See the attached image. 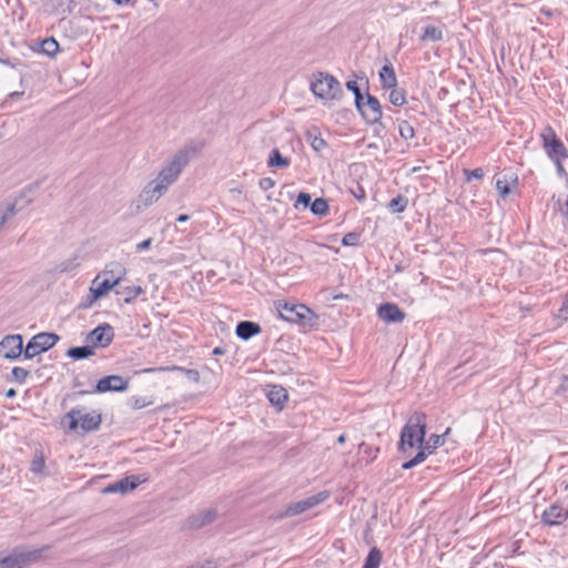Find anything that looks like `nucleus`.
<instances>
[{
	"label": "nucleus",
	"instance_id": "9",
	"mask_svg": "<svg viewBox=\"0 0 568 568\" xmlns=\"http://www.w3.org/2000/svg\"><path fill=\"white\" fill-rule=\"evenodd\" d=\"M59 341V336L54 333H40L33 336L24 348V357L33 358L34 356L50 349Z\"/></svg>",
	"mask_w": 568,
	"mask_h": 568
},
{
	"label": "nucleus",
	"instance_id": "27",
	"mask_svg": "<svg viewBox=\"0 0 568 568\" xmlns=\"http://www.w3.org/2000/svg\"><path fill=\"white\" fill-rule=\"evenodd\" d=\"M143 293V290L141 286H125L116 291V294L123 295V300L125 303H131L134 301L138 296H140Z\"/></svg>",
	"mask_w": 568,
	"mask_h": 568
},
{
	"label": "nucleus",
	"instance_id": "34",
	"mask_svg": "<svg viewBox=\"0 0 568 568\" xmlns=\"http://www.w3.org/2000/svg\"><path fill=\"white\" fill-rule=\"evenodd\" d=\"M41 48L43 53L49 57H54L58 53L60 47L55 39L48 38L42 41Z\"/></svg>",
	"mask_w": 568,
	"mask_h": 568
},
{
	"label": "nucleus",
	"instance_id": "25",
	"mask_svg": "<svg viewBox=\"0 0 568 568\" xmlns=\"http://www.w3.org/2000/svg\"><path fill=\"white\" fill-rule=\"evenodd\" d=\"M164 371H179V372L184 373L185 376L193 383L200 382V373L196 369H187V368H183L180 366L148 368L144 372H164Z\"/></svg>",
	"mask_w": 568,
	"mask_h": 568
},
{
	"label": "nucleus",
	"instance_id": "5",
	"mask_svg": "<svg viewBox=\"0 0 568 568\" xmlns=\"http://www.w3.org/2000/svg\"><path fill=\"white\" fill-rule=\"evenodd\" d=\"M311 90L316 97L326 100H335L342 95L341 83L333 75L323 72L314 75Z\"/></svg>",
	"mask_w": 568,
	"mask_h": 568
},
{
	"label": "nucleus",
	"instance_id": "45",
	"mask_svg": "<svg viewBox=\"0 0 568 568\" xmlns=\"http://www.w3.org/2000/svg\"><path fill=\"white\" fill-rule=\"evenodd\" d=\"M558 395L568 394V374L561 377L560 384L556 390Z\"/></svg>",
	"mask_w": 568,
	"mask_h": 568
},
{
	"label": "nucleus",
	"instance_id": "18",
	"mask_svg": "<svg viewBox=\"0 0 568 568\" xmlns=\"http://www.w3.org/2000/svg\"><path fill=\"white\" fill-rule=\"evenodd\" d=\"M568 518V510L560 505H551L542 514V521L546 525H560Z\"/></svg>",
	"mask_w": 568,
	"mask_h": 568
},
{
	"label": "nucleus",
	"instance_id": "7",
	"mask_svg": "<svg viewBox=\"0 0 568 568\" xmlns=\"http://www.w3.org/2000/svg\"><path fill=\"white\" fill-rule=\"evenodd\" d=\"M329 497L328 491H321L316 495L310 496L303 500L294 501L288 504L283 510L273 515L272 517L276 520L294 517L304 511L324 503Z\"/></svg>",
	"mask_w": 568,
	"mask_h": 568
},
{
	"label": "nucleus",
	"instance_id": "44",
	"mask_svg": "<svg viewBox=\"0 0 568 568\" xmlns=\"http://www.w3.org/2000/svg\"><path fill=\"white\" fill-rule=\"evenodd\" d=\"M312 203V196L308 193L301 192L297 196L295 207H297L300 204L304 207L311 206Z\"/></svg>",
	"mask_w": 568,
	"mask_h": 568
},
{
	"label": "nucleus",
	"instance_id": "14",
	"mask_svg": "<svg viewBox=\"0 0 568 568\" xmlns=\"http://www.w3.org/2000/svg\"><path fill=\"white\" fill-rule=\"evenodd\" d=\"M145 478H140L139 476H126L113 484L108 485L102 489L103 494H125L135 489L140 484L145 481Z\"/></svg>",
	"mask_w": 568,
	"mask_h": 568
},
{
	"label": "nucleus",
	"instance_id": "8",
	"mask_svg": "<svg viewBox=\"0 0 568 568\" xmlns=\"http://www.w3.org/2000/svg\"><path fill=\"white\" fill-rule=\"evenodd\" d=\"M542 148L550 160H565L568 151L564 143L557 138L551 126H546L540 133Z\"/></svg>",
	"mask_w": 568,
	"mask_h": 568
},
{
	"label": "nucleus",
	"instance_id": "40",
	"mask_svg": "<svg viewBox=\"0 0 568 568\" xmlns=\"http://www.w3.org/2000/svg\"><path fill=\"white\" fill-rule=\"evenodd\" d=\"M45 463L42 455L36 456L31 463V471L34 474H42L44 469Z\"/></svg>",
	"mask_w": 568,
	"mask_h": 568
},
{
	"label": "nucleus",
	"instance_id": "41",
	"mask_svg": "<svg viewBox=\"0 0 568 568\" xmlns=\"http://www.w3.org/2000/svg\"><path fill=\"white\" fill-rule=\"evenodd\" d=\"M496 189L503 197H506L510 193L509 182L507 179H497Z\"/></svg>",
	"mask_w": 568,
	"mask_h": 568
},
{
	"label": "nucleus",
	"instance_id": "59",
	"mask_svg": "<svg viewBox=\"0 0 568 568\" xmlns=\"http://www.w3.org/2000/svg\"><path fill=\"white\" fill-rule=\"evenodd\" d=\"M449 432H450V428H447L444 435L448 434Z\"/></svg>",
	"mask_w": 568,
	"mask_h": 568
},
{
	"label": "nucleus",
	"instance_id": "2",
	"mask_svg": "<svg viewBox=\"0 0 568 568\" xmlns=\"http://www.w3.org/2000/svg\"><path fill=\"white\" fill-rule=\"evenodd\" d=\"M425 435L426 415L415 412L402 429L398 449L405 455H409L416 447L420 449Z\"/></svg>",
	"mask_w": 568,
	"mask_h": 568
},
{
	"label": "nucleus",
	"instance_id": "13",
	"mask_svg": "<svg viewBox=\"0 0 568 568\" xmlns=\"http://www.w3.org/2000/svg\"><path fill=\"white\" fill-rule=\"evenodd\" d=\"M166 192L160 187L158 184H155L152 180L143 187L141 191L138 203H136V210L139 212L145 210L146 207L151 206L152 204L156 203Z\"/></svg>",
	"mask_w": 568,
	"mask_h": 568
},
{
	"label": "nucleus",
	"instance_id": "19",
	"mask_svg": "<svg viewBox=\"0 0 568 568\" xmlns=\"http://www.w3.org/2000/svg\"><path fill=\"white\" fill-rule=\"evenodd\" d=\"M44 549L45 548H28V547L14 548L20 564L38 561L42 557Z\"/></svg>",
	"mask_w": 568,
	"mask_h": 568
},
{
	"label": "nucleus",
	"instance_id": "50",
	"mask_svg": "<svg viewBox=\"0 0 568 568\" xmlns=\"http://www.w3.org/2000/svg\"><path fill=\"white\" fill-rule=\"evenodd\" d=\"M152 245V239H146L136 245V251L142 252L150 248Z\"/></svg>",
	"mask_w": 568,
	"mask_h": 568
},
{
	"label": "nucleus",
	"instance_id": "33",
	"mask_svg": "<svg viewBox=\"0 0 568 568\" xmlns=\"http://www.w3.org/2000/svg\"><path fill=\"white\" fill-rule=\"evenodd\" d=\"M310 209L313 214L324 216L328 212V203L325 199L320 197L311 203Z\"/></svg>",
	"mask_w": 568,
	"mask_h": 568
},
{
	"label": "nucleus",
	"instance_id": "32",
	"mask_svg": "<svg viewBox=\"0 0 568 568\" xmlns=\"http://www.w3.org/2000/svg\"><path fill=\"white\" fill-rule=\"evenodd\" d=\"M388 90H390L388 100L392 104L402 106L406 103V97L403 90L398 89L397 87L389 88Z\"/></svg>",
	"mask_w": 568,
	"mask_h": 568
},
{
	"label": "nucleus",
	"instance_id": "30",
	"mask_svg": "<svg viewBox=\"0 0 568 568\" xmlns=\"http://www.w3.org/2000/svg\"><path fill=\"white\" fill-rule=\"evenodd\" d=\"M80 266V261H79V257L78 256H73V257H70V258H67L62 262H60L57 266H55V270L60 273H67V272H72L74 271L75 268H78Z\"/></svg>",
	"mask_w": 568,
	"mask_h": 568
},
{
	"label": "nucleus",
	"instance_id": "31",
	"mask_svg": "<svg viewBox=\"0 0 568 568\" xmlns=\"http://www.w3.org/2000/svg\"><path fill=\"white\" fill-rule=\"evenodd\" d=\"M306 139L312 149L316 152H321L327 146L326 141L320 134L307 132Z\"/></svg>",
	"mask_w": 568,
	"mask_h": 568
},
{
	"label": "nucleus",
	"instance_id": "54",
	"mask_svg": "<svg viewBox=\"0 0 568 568\" xmlns=\"http://www.w3.org/2000/svg\"><path fill=\"white\" fill-rule=\"evenodd\" d=\"M6 396L8 398L14 397L16 396V390L12 389V388L8 389L7 393H6Z\"/></svg>",
	"mask_w": 568,
	"mask_h": 568
},
{
	"label": "nucleus",
	"instance_id": "35",
	"mask_svg": "<svg viewBox=\"0 0 568 568\" xmlns=\"http://www.w3.org/2000/svg\"><path fill=\"white\" fill-rule=\"evenodd\" d=\"M407 203L408 201L405 196L398 195L389 202L388 207L394 213H400L406 209Z\"/></svg>",
	"mask_w": 568,
	"mask_h": 568
},
{
	"label": "nucleus",
	"instance_id": "3",
	"mask_svg": "<svg viewBox=\"0 0 568 568\" xmlns=\"http://www.w3.org/2000/svg\"><path fill=\"white\" fill-rule=\"evenodd\" d=\"M126 274V268L118 262L110 263L91 282V302L105 296Z\"/></svg>",
	"mask_w": 568,
	"mask_h": 568
},
{
	"label": "nucleus",
	"instance_id": "37",
	"mask_svg": "<svg viewBox=\"0 0 568 568\" xmlns=\"http://www.w3.org/2000/svg\"><path fill=\"white\" fill-rule=\"evenodd\" d=\"M18 556L14 549H12L9 554L2 556L0 558V565L3 568H12L16 565H19Z\"/></svg>",
	"mask_w": 568,
	"mask_h": 568
},
{
	"label": "nucleus",
	"instance_id": "48",
	"mask_svg": "<svg viewBox=\"0 0 568 568\" xmlns=\"http://www.w3.org/2000/svg\"><path fill=\"white\" fill-rule=\"evenodd\" d=\"M131 403H132L133 408H135V409L143 408L149 404V403H146V400L144 398H140V397H132Z\"/></svg>",
	"mask_w": 568,
	"mask_h": 568
},
{
	"label": "nucleus",
	"instance_id": "43",
	"mask_svg": "<svg viewBox=\"0 0 568 568\" xmlns=\"http://www.w3.org/2000/svg\"><path fill=\"white\" fill-rule=\"evenodd\" d=\"M346 88H347V90H349V91H352L354 93V95H355V104L359 100H363V94L361 93L359 87H358L356 81H354V80L347 81L346 82Z\"/></svg>",
	"mask_w": 568,
	"mask_h": 568
},
{
	"label": "nucleus",
	"instance_id": "21",
	"mask_svg": "<svg viewBox=\"0 0 568 568\" xmlns=\"http://www.w3.org/2000/svg\"><path fill=\"white\" fill-rule=\"evenodd\" d=\"M260 331L258 324L248 321L240 322L236 326V335L242 339H248L258 334Z\"/></svg>",
	"mask_w": 568,
	"mask_h": 568
},
{
	"label": "nucleus",
	"instance_id": "10",
	"mask_svg": "<svg viewBox=\"0 0 568 568\" xmlns=\"http://www.w3.org/2000/svg\"><path fill=\"white\" fill-rule=\"evenodd\" d=\"M356 108L369 124L377 123L382 119V105L379 101L369 93L366 94V98L363 97V100L356 103Z\"/></svg>",
	"mask_w": 568,
	"mask_h": 568
},
{
	"label": "nucleus",
	"instance_id": "53",
	"mask_svg": "<svg viewBox=\"0 0 568 568\" xmlns=\"http://www.w3.org/2000/svg\"><path fill=\"white\" fill-rule=\"evenodd\" d=\"M0 63L4 64V65H8L10 68H14L16 67V63H13L12 61L10 60H3L0 58Z\"/></svg>",
	"mask_w": 568,
	"mask_h": 568
},
{
	"label": "nucleus",
	"instance_id": "58",
	"mask_svg": "<svg viewBox=\"0 0 568 568\" xmlns=\"http://www.w3.org/2000/svg\"><path fill=\"white\" fill-rule=\"evenodd\" d=\"M22 94H23L22 92H13V93L10 94V98H19Z\"/></svg>",
	"mask_w": 568,
	"mask_h": 568
},
{
	"label": "nucleus",
	"instance_id": "12",
	"mask_svg": "<svg viewBox=\"0 0 568 568\" xmlns=\"http://www.w3.org/2000/svg\"><path fill=\"white\" fill-rule=\"evenodd\" d=\"M22 353H24V351L21 335H7L0 341V356L3 358L17 359Z\"/></svg>",
	"mask_w": 568,
	"mask_h": 568
},
{
	"label": "nucleus",
	"instance_id": "42",
	"mask_svg": "<svg viewBox=\"0 0 568 568\" xmlns=\"http://www.w3.org/2000/svg\"><path fill=\"white\" fill-rule=\"evenodd\" d=\"M359 242V234L351 232L343 236L342 244L345 246H355Z\"/></svg>",
	"mask_w": 568,
	"mask_h": 568
},
{
	"label": "nucleus",
	"instance_id": "39",
	"mask_svg": "<svg viewBox=\"0 0 568 568\" xmlns=\"http://www.w3.org/2000/svg\"><path fill=\"white\" fill-rule=\"evenodd\" d=\"M13 379L20 384H23L29 376V371L23 367H13L12 368Z\"/></svg>",
	"mask_w": 568,
	"mask_h": 568
},
{
	"label": "nucleus",
	"instance_id": "22",
	"mask_svg": "<svg viewBox=\"0 0 568 568\" xmlns=\"http://www.w3.org/2000/svg\"><path fill=\"white\" fill-rule=\"evenodd\" d=\"M216 518V511L213 509H207L202 513H199L191 517L190 525L194 528H200L207 524H211Z\"/></svg>",
	"mask_w": 568,
	"mask_h": 568
},
{
	"label": "nucleus",
	"instance_id": "11",
	"mask_svg": "<svg viewBox=\"0 0 568 568\" xmlns=\"http://www.w3.org/2000/svg\"><path fill=\"white\" fill-rule=\"evenodd\" d=\"M444 435H430L427 440L423 442V445H420V450H418L416 456L404 463L402 467L404 469H410L416 465L423 463L428 455L434 453L436 448L444 445Z\"/></svg>",
	"mask_w": 568,
	"mask_h": 568
},
{
	"label": "nucleus",
	"instance_id": "46",
	"mask_svg": "<svg viewBox=\"0 0 568 568\" xmlns=\"http://www.w3.org/2000/svg\"><path fill=\"white\" fill-rule=\"evenodd\" d=\"M258 185L263 191H267L275 185V182L271 178H263L260 180Z\"/></svg>",
	"mask_w": 568,
	"mask_h": 568
},
{
	"label": "nucleus",
	"instance_id": "52",
	"mask_svg": "<svg viewBox=\"0 0 568 568\" xmlns=\"http://www.w3.org/2000/svg\"><path fill=\"white\" fill-rule=\"evenodd\" d=\"M190 216L187 214H181L176 217V221L180 223L189 221Z\"/></svg>",
	"mask_w": 568,
	"mask_h": 568
},
{
	"label": "nucleus",
	"instance_id": "6",
	"mask_svg": "<svg viewBox=\"0 0 568 568\" xmlns=\"http://www.w3.org/2000/svg\"><path fill=\"white\" fill-rule=\"evenodd\" d=\"M281 318L298 323L302 325L313 326L316 324L317 316L315 313L304 304H278L277 307Z\"/></svg>",
	"mask_w": 568,
	"mask_h": 568
},
{
	"label": "nucleus",
	"instance_id": "26",
	"mask_svg": "<svg viewBox=\"0 0 568 568\" xmlns=\"http://www.w3.org/2000/svg\"><path fill=\"white\" fill-rule=\"evenodd\" d=\"M291 161L288 158H285L281 154V152L277 149H273L270 153L267 165L270 168H282L285 169L290 165Z\"/></svg>",
	"mask_w": 568,
	"mask_h": 568
},
{
	"label": "nucleus",
	"instance_id": "15",
	"mask_svg": "<svg viewBox=\"0 0 568 568\" xmlns=\"http://www.w3.org/2000/svg\"><path fill=\"white\" fill-rule=\"evenodd\" d=\"M129 382L119 375H110L101 378L95 390L98 393L105 392H123L128 388Z\"/></svg>",
	"mask_w": 568,
	"mask_h": 568
},
{
	"label": "nucleus",
	"instance_id": "38",
	"mask_svg": "<svg viewBox=\"0 0 568 568\" xmlns=\"http://www.w3.org/2000/svg\"><path fill=\"white\" fill-rule=\"evenodd\" d=\"M16 214V206L13 204L0 209V229Z\"/></svg>",
	"mask_w": 568,
	"mask_h": 568
},
{
	"label": "nucleus",
	"instance_id": "29",
	"mask_svg": "<svg viewBox=\"0 0 568 568\" xmlns=\"http://www.w3.org/2000/svg\"><path fill=\"white\" fill-rule=\"evenodd\" d=\"M382 561V552L376 547L372 548L365 559L363 568H378Z\"/></svg>",
	"mask_w": 568,
	"mask_h": 568
},
{
	"label": "nucleus",
	"instance_id": "16",
	"mask_svg": "<svg viewBox=\"0 0 568 568\" xmlns=\"http://www.w3.org/2000/svg\"><path fill=\"white\" fill-rule=\"evenodd\" d=\"M377 314L386 323H400L405 318V313L394 303L379 305Z\"/></svg>",
	"mask_w": 568,
	"mask_h": 568
},
{
	"label": "nucleus",
	"instance_id": "20",
	"mask_svg": "<svg viewBox=\"0 0 568 568\" xmlns=\"http://www.w3.org/2000/svg\"><path fill=\"white\" fill-rule=\"evenodd\" d=\"M379 80L383 89L397 87V77L393 65L388 62L379 71Z\"/></svg>",
	"mask_w": 568,
	"mask_h": 568
},
{
	"label": "nucleus",
	"instance_id": "51",
	"mask_svg": "<svg viewBox=\"0 0 568 568\" xmlns=\"http://www.w3.org/2000/svg\"><path fill=\"white\" fill-rule=\"evenodd\" d=\"M559 312H560V315L564 316L565 318L568 317V293H567V296H566Z\"/></svg>",
	"mask_w": 568,
	"mask_h": 568
},
{
	"label": "nucleus",
	"instance_id": "36",
	"mask_svg": "<svg viewBox=\"0 0 568 568\" xmlns=\"http://www.w3.org/2000/svg\"><path fill=\"white\" fill-rule=\"evenodd\" d=\"M398 132H399V135L404 139V140H409V139H413L415 136V130L413 128V125L407 122V121H400L399 124H398Z\"/></svg>",
	"mask_w": 568,
	"mask_h": 568
},
{
	"label": "nucleus",
	"instance_id": "24",
	"mask_svg": "<svg viewBox=\"0 0 568 568\" xmlns=\"http://www.w3.org/2000/svg\"><path fill=\"white\" fill-rule=\"evenodd\" d=\"M444 37L443 28L437 26H426L423 29V33L420 36V40L424 42L432 41L437 42L440 41Z\"/></svg>",
	"mask_w": 568,
	"mask_h": 568
},
{
	"label": "nucleus",
	"instance_id": "23",
	"mask_svg": "<svg viewBox=\"0 0 568 568\" xmlns=\"http://www.w3.org/2000/svg\"><path fill=\"white\" fill-rule=\"evenodd\" d=\"M268 400L275 406H282L288 398L287 392L282 386H272L267 392Z\"/></svg>",
	"mask_w": 568,
	"mask_h": 568
},
{
	"label": "nucleus",
	"instance_id": "56",
	"mask_svg": "<svg viewBox=\"0 0 568 568\" xmlns=\"http://www.w3.org/2000/svg\"><path fill=\"white\" fill-rule=\"evenodd\" d=\"M562 214H564V215L567 217V220H568V200H567V202H566V204H565V207L562 209Z\"/></svg>",
	"mask_w": 568,
	"mask_h": 568
},
{
	"label": "nucleus",
	"instance_id": "47",
	"mask_svg": "<svg viewBox=\"0 0 568 568\" xmlns=\"http://www.w3.org/2000/svg\"><path fill=\"white\" fill-rule=\"evenodd\" d=\"M466 174H467V180H471V179H481L484 176V171L483 169H475V170H471V171H466Z\"/></svg>",
	"mask_w": 568,
	"mask_h": 568
},
{
	"label": "nucleus",
	"instance_id": "57",
	"mask_svg": "<svg viewBox=\"0 0 568 568\" xmlns=\"http://www.w3.org/2000/svg\"><path fill=\"white\" fill-rule=\"evenodd\" d=\"M346 440V436L345 435H341L338 438H337V443L339 444H344Z\"/></svg>",
	"mask_w": 568,
	"mask_h": 568
},
{
	"label": "nucleus",
	"instance_id": "28",
	"mask_svg": "<svg viewBox=\"0 0 568 568\" xmlns=\"http://www.w3.org/2000/svg\"><path fill=\"white\" fill-rule=\"evenodd\" d=\"M67 354L73 359H83L93 355V348L91 346L71 347Z\"/></svg>",
	"mask_w": 568,
	"mask_h": 568
},
{
	"label": "nucleus",
	"instance_id": "17",
	"mask_svg": "<svg viewBox=\"0 0 568 568\" xmlns=\"http://www.w3.org/2000/svg\"><path fill=\"white\" fill-rule=\"evenodd\" d=\"M113 338V331L109 324L95 327L88 336L94 346H108Z\"/></svg>",
	"mask_w": 568,
	"mask_h": 568
},
{
	"label": "nucleus",
	"instance_id": "55",
	"mask_svg": "<svg viewBox=\"0 0 568 568\" xmlns=\"http://www.w3.org/2000/svg\"><path fill=\"white\" fill-rule=\"evenodd\" d=\"M112 1L115 2L119 6L126 4V3L130 2V0H112Z\"/></svg>",
	"mask_w": 568,
	"mask_h": 568
},
{
	"label": "nucleus",
	"instance_id": "49",
	"mask_svg": "<svg viewBox=\"0 0 568 568\" xmlns=\"http://www.w3.org/2000/svg\"><path fill=\"white\" fill-rule=\"evenodd\" d=\"M556 164L557 173L560 178H567V172L562 165L564 160H552Z\"/></svg>",
	"mask_w": 568,
	"mask_h": 568
},
{
	"label": "nucleus",
	"instance_id": "4",
	"mask_svg": "<svg viewBox=\"0 0 568 568\" xmlns=\"http://www.w3.org/2000/svg\"><path fill=\"white\" fill-rule=\"evenodd\" d=\"M64 419L69 420V430L75 432L80 428L85 433L98 429L102 422L101 414L94 410L87 412L84 407L72 408Z\"/></svg>",
	"mask_w": 568,
	"mask_h": 568
},
{
	"label": "nucleus",
	"instance_id": "1",
	"mask_svg": "<svg viewBox=\"0 0 568 568\" xmlns=\"http://www.w3.org/2000/svg\"><path fill=\"white\" fill-rule=\"evenodd\" d=\"M197 152L199 149L194 145H185L180 149L172 159L162 166L152 181L168 192L169 187L178 181L183 170Z\"/></svg>",
	"mask_w": 568,
	"mask_h": 568
}]
</instances>
